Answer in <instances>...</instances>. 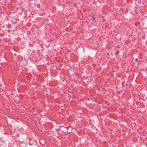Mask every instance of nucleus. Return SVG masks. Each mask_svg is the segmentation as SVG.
<instances>
[{
	"label": "nucleus",
	"mask_w": 147,
	"mask_h": 147,
	"mask_svg": "<svg viewBox=\"0 0 147 147\" xmlns=\"http://www.w3.org/2000/svg\"><path fill=\"white\" fill-rule=\"evenodd\" d=\"M115 53L116 55H118L119 53V51H116Z\"/></svg>",
	"instance_id": "obj_2"
},
{
	"label": "nucleus",
	"mask_w": 147,
	"mask_h": 147,
	"mask_svg": "<svg viewBox=\"0 0 147 147\" xmlns=\"http://www.w3.org/2000/svg\"><path fill=\"white\" fill-rule=\"evenodd\" d=\"M89 17H91V19L92 20L95 19L94 16L93 14H92V15L89 16Z\"/></svg>",
	"instance_id": "obj_1"
},
{
	"label": "nucleus",
	"mask_w": 147,
	"mask_h": 147,
	"mask_svg": "<svg viewBox=\"0 0 147 147\" xmlns=\"http://www.w3.org/2000/svg\"><path fill=\"white\" fill-rule=\"evenodd\" d=\"M135 61H138V59H136L135 60Z\"/></svg>",
	"instance_id": "obj_5"
},
{
	"label": "nucleus",
	"mask_w": 147,
	"mask_h": 147,
	"mask_svg": "<svg viewBox=\"0 0 147 147\" xmlns=\"http://www.w3.org/2000/svg\"><path fill=\"white\" fill-rule=\"evenodd\" d=\"M92 21L93 23H94L96 22V20H95L94 19H93Z\"/></svg>",
	"instance_id": "obj_3"
},
{
	"label": "nucleus",
	"mask_w": 147,
	"mask_h": 147,
	"mask_svg": "<svg viewBox=\"0 0 147 147\" xmlns=\"http://www.w3.org/2000/svg\"><path fill=\"white\" fill-rule=\"evenodd\" d=\"M24 68L26 70H28V68L26 67H24Z\"/></svg>",
	"instance_id": "obj_4"
}]
</instances>
